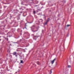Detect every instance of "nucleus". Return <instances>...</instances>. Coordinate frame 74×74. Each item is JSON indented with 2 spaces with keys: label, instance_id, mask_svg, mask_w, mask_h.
Listing matches in <instances>:
<instances>
[{
  "label": "nucleus",
  "instance_id": "8",
  "mask_svg": "<svg viewBox=\"0 0 74 74\" xmlns=\"http://www.w3.org/2000/svg\"><path fill=\"white\" fill-rule=\"evenodd\" d=\"M68 68H70V67H71V66H70V65H68Z\"/></svg>",
  "mask_w": 74,
  "mask_h": 74
},
{
  "label": "nucleus",
  "instance_id": "16",
  "mask_svg": "<svg viewBox=\"0 0 74 74\" xmlns=\"http://www.w3.org/2000/svg\"><path fill=\"white\" fill-rule=\"evenodd\" d=\"M37 5H35V7H37Z\"/></svg>",
  "mask_w": 74,
  "mask_h": 74
},
{
  "label": "nucleus",
  "instance_id": "6",
  "mask_svg": "<svg viewBox=\"0 0 74 74\" xmlns=\"http://www.w3.org/2000/svg\"><path fill=\"white\" fill-rule=\"evenodd\" d=\"M33 12L34 14H36V11H34Z\"/></svg>",
  "mask_w": 74,
  "mask_h": 74
},
{
  "label": "nucleus",
  "instance_id": "3",
  "mask_svg": "<svg viewBox=\"0 0 74 74\" xmlns=\"http://www.w3.org/2000/svg\"><path fill=\"white\" fill-rule=\"evenodd\" d=\"M47 23L48 22H47V21H46V22H45L44 23V25H46L47 24Z\"/></svg>",
  "mask_w": 74,
  "mask_h": 74
},
{
  "label": "nucleus",
  "instance_id": "5",
  "mask_svg": "<svg viewBox=\"0 0 74 74\" xmlns=\"http://www.w3.org/2000/svg\"><path fill=\"white\" fill-rule=\"evenodd\" d=\"M37 64H40V62H39L38 61L37 62Z\"/></svg>",
  "mask_w": 74,
  "mask_h": 74
},
{
  "label": "nucleus",
  "instance_id": "4",
  "mask_svg": "<svg viewBox=\"0 0 74 74\" xmlns=\"http://www.w3.org/2000/svg\"><path fill=\"white\" fill-rule=\"evenodd\" d=\"M49 20H50L49 18H48L47 19V20L46 22H49Z\"/></svg>",
  "mask_w": 74,
  "mask_h": 74
},
{
  "label": "nucleus",
  "instance_id": "7",
  "mask_svg": "<svg viewBox=\"0 0 74 74\" xmlns=\"http://www.w3.org/2000/svg\"><path fill=\"white\" fill-rule=\"evenodd\" d=\"M21 63H23V61L21 60Z\"/></svg>",
  "mask_w": 74,
  "mask_h": 74
},
{
  "label": "nucleus",
  "instance_id": "13",
  "mask_svg": "<svg viewBox=\"0 0 74 74\" xmlns=\"http://www.w3.org/2000/svg\"><path fill=\"white\" fill-rule=\"evenodd\" d=\"M34 37H37V36H34Z\"/></svg>",
  "mask_w": 74,
  "mask_h": 74
},
{
  "label": "nucleus",
  "instance_id": "17",
  "mask_svg": "<svg viewBox=\"0 0 74 74\" xmlns=\"http://www.w3.org/2000/svg\"><path fill=\"white\" fill-rule=\"evenodd\" d=\"M25 28H26V29H27V28H26V27H25Z\"/></svg>",
  "mask_w": 74,
  "mask_h": 74
},
{
  "label": "nucleus",
  "instance_id": "14",
  "mask_svg": "<svg viewBox=\"0 0 74 74\" xmlns=\"http://www.w3.org/2000/svg\"><path fill=\"white\" fill-rule=\"evenodd\" d=\"M15 56H16V57H17V55H16Z\"/></svg>",
  "mask_w": 74,
  "mask_h": 74
},
{
  "label": "nucleus",
  "instance_id": "18",
  "mask_svg": "<svg viewBox=\"0 0 74 74\" xmlns=\"http://www.w3.org/2000/svg\"><path fill=\"white\" fill-rule=\"evenodd\" d=\"M17 51H18V50H17Z\"/></svg>",
  "mask_w": 74,
  "mask_h": 74
},
{
  "label": "nucleus",
  "instance_id": "10",
  "mask_svg": "<svg viewBox=\"0 0 74 74\" xmlns=\"http://www.w3.org/2000/svg\"><path fill=\"white\" fill-rule=\"evenodd\" d=\"M70 26V25H67V27H69V26Z\"/></svg>",
  "mask_w": 74,
  "mask_h": 74
},
{
  "label": "nucleus",
  "instance_id": "9",
  "mask_svg": "<svg viewBox=\"0 0 74 74\" xmlns=\"http://www.w3.org/2000/svg\"><path fill=\"white\" fill-rule=\"evenodd\" d=\"M50 74H51V73H52V69H51L50 70Z\"/></svg>",
  "mask_w": 74,
  "mask_h": 74
},
{
  "label": "nucleus",
  "instance_id": "11",
  "mask_svg": "<svg viewBox=\"0 0 74 74\" xmlns=\"http://www.w3.org/2000/svg\"><path fill=\"white\" fill-rule=\"evenodd\" d=\"M38 11H41V10L38 9V10H37V12H38Z\"/></svg>",
  "mask_w": 74,
  "mask_h": 74
},
{
  "label": "nucleus",
  "instance_id": "2",
  "mask_svg": "<svg viewBox=\"0 0 74 74\" xmlns=\"http://www.w3.org/2000/svg\"><path fill=\"white\" fill-rule=\"evenodd\" d=\"M13 55H16V52H15L13 53Z\"/></svg>",
  "mask_w": 74,
  "mask_h": 74
},
{
  "label": "nucleus",
  "instance_id": "1",
  "mask_svg": "<svg viewBox=\"0 0 74 74\" xmlns=\"http://www.w3.org/2000/svg\"><path fill=\"white\" fill-rule=\"evenodd\" d=\"M56 60V58L54 59L52 61H51V63L52 64H53V63H54V62H55V60Z\"/></svg>",
  "mask_w": 74,
  "mask_h": 74
},
{
  "label": "nucleus",
  "instance_id": "15",
  "mask_svg": "<svg viewBox=\"0 0 74 74\" xmlns=\"http://www.w3.org/2000/svg\"><path fill=\"white\" fill-rule=\"evenodd\" d=\"M37 30H36L35 31H34V32H37Z\"/></svg>",
  "mask_w": 74,
  "mask_h": 74
},
{
  "label": "nucleus",
  "instance_id": "12",
  "mask_svg": "<svg viewBox=\"0 0 74 74\" xmlns=\"http://www.w3.org/2000/svg\"><path fill=\"white\" fill-rule=\"evenodd\" d=\"M40 20L41 21H40V22H42V21H43L42 20V19H40Z\"/></svg>",
  "mask_w": 74,
  "mask_h": 74
}]
</instances>
